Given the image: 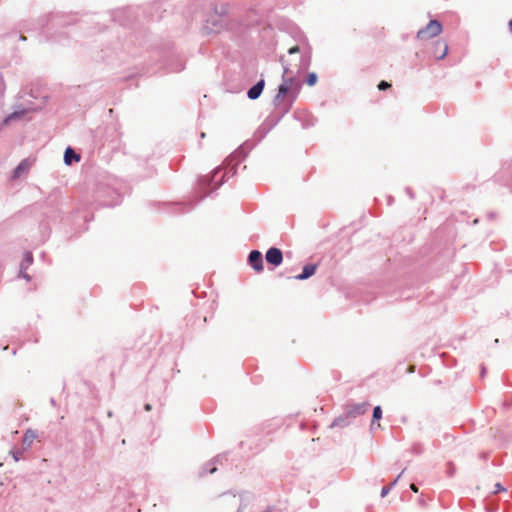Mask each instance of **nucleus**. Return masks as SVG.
<instances>
[{"label": "nucleus", "mask_w": 512, "mask_h": 512, "mask_svg": "<svg viewBox=\"0 0 512 512\" xmlns=\"http://www.w3.org/2000/svg\"><path fill=\"white\" fill-rule=\"evenodd\" d=\"M353 423V420L347 415L344 411L342 414L334 418V420L329 425L330 428L339 427L345 428Z\"/></svg>", "instance_id": "f3484780"}, {"label": "nucleus", "mask_w": 512, "mask_h": 512, "mask_svg": "<svg viewBox=\"0 0 512 512\" xmlns=\"http://www.w3.org/2000/svg\"><path fill=\"white\" fill-rule=\"evenodd\" d=\"M120 184L111 178L100 180L93 190L94 203L97 207H114L121 203Z\"/></svg>", "instance_id": "f03ea898"}, {"label": "nucleus", "mask_w": 512, "mask_h": 512, "mask_svg": "<svg viewBox=\"0 0 512 512\" xmlns=\"http://www.w3.org/2000/svg\"><path fill=\"white\" fill-rule=\"evenodd\" d=\"M43 39L46 41H51L59 44H65L68 40V37L65 32H59L47 36L40 35L39 41H43Z\"/></svg>", "instance_id": "6ab92c4d"}, {"label": "nucleus", "mask_w": 512, "mask_h": 512, "mask_svg": "<svg viewBox=\"0 0 512 512\" xmlns=\"http://www.w3.org/2000/svg\"><path fill=\"white\" fill-rule=\"evenodd\" d=\"M20 276L22 278L26 279V280H30L31 279L30 275L27 274L25 271H23V272L20 271Z\"/></svg>", "instance_id": "ea45409f"}, {"label": "nucleus", "mask_w": 512, "mask_h": 512, "mask_svg": "<svg viewBox=\"0 0 512 512\" xmlns=\"http://www.w3.org/2000/svg\"><path fill=\"white\" fill-rule=\"evenodd\" d=\"M311 55H312V49L311 46L306 41V47L304 51H302L299 62L296 65V74H301L302 72H305L308 70V68L311 65Z\"/></svg>", "instance_id": "f8f14e48"}, {"label": "nucleus", "mask_w": 512, "mask_h": 512, "mask_svg": "<svg viewBox=\"0 0 512 512\" xmlns=\"http://www.w3.org/2000/svg\"><path fill=\"white\" fill-rule=\"evenodd\" d=\"M200 136H201V138H204V137H205V133H204V132H202V133L200 134Z\"/></svg>", "instance_id": "09e8293b"}, {"label": "nucleus", "mask_w": 512, "mask_h": 512, "mask_svg": "<svg viewBox=\"0 0 512 512\" xmlns=\"http://www.w3.org/2000/svg\"><path fill=\"white\" fill-rule=\"evenodd\" d=\"M412 451L415 453V454H420L423 452V445L420 444V443H415L413 444L412 446Z\"/></svg>", "instance_id": "2f4dec72"}, {"label": "nucleus", "mask_w": 512, "mask_h": 512, "mask_svg": "<svg viewBox=\"0 0 512 512\" xmlns=\"http://www.w3.org/2000/svg\"><path fill=\"white\" fill-rule=\"evenodd\" d=\"M203 192V194L200 196V198L197 200V202H195V205H198V203L200 201H202L204 198L210 196L212 194V191H207V190H201Z\"/></svg>", "instance_id": "f704fd0d"}, {"label": "nucleus", "mask_w": 512, "mask_h": 512, "mask_svg": "<svg viewBox=\"0 0 512 512\" xmlns=\"http://www.w3.org/2000/svg\"><path fill=\"white\" fill-rule=\"evenodd\" d=\"M19 38H20L21 40H25V37H24L23 35H20V36H19Z\"/></svg>", "instance_id": "de8ad7c7"}, {"label": "nucleus", "mask_w": 512, "mask_h": 512, "mask_svg": "<svg viewBox=\"0 0 512 512\" xmlns=\"http://www.w3.org/2000/svg\"><path fill=\"white\" fill-rule=\"evenodd\" d=\"M442 29L443 27L440 21L436 19L430 20L424 28H421L417 32V38L420 40L430 39L438 36L442 32Z\"/></svg>", "instance_id": "6e6552de"}, {"label": "nucleus", "mask_w": 512, "mask_h": 512, "mask_svg": "<svg viewBox=\"0 0 512 512\" xmlns=\"http://www.w3.org/2000/svg\"><path fill=\"white\" fill-rule=\"evenodd\" d=\"M111 21L119 23L123 27L130 26L134 20L135 15L131 8L117 9L106 15Z\"/></svg>", "instance_id": "423d86ee"}, {"label": "nucleus", "mask_w": 512, "mask_h": 512, "mask_svg": "<svg viewBox=\"0 0 512 512\" xmlns=\"http://www.w3.org/2000/svg\"><path fill=\"white\" fill-rule=\"evenodd\" d=\"M38 437L37 431L27 429L22 438V449L27 450L31 447L34 440Z\"/></svg>", "instance_id": "412c9836"}, {"label": "nucleus", "mask_w": 512, "mask_h": 512, "mask_svg": "<svg viewBox=\"0 0 512 512\" xmlns=\"http://www.w3.org/2000/svg\"><path fill=\"white\" fill-rule=\"evenodd\" d=\"M31 167V163L29 159H23L13 170V179L19 178L21 175L28 173L29 169Z\"/></svg>", "instance_id": "aec40b11"}, {"label": "nucleus", "mask_w": 512, "mask_h": 512, "mask_svg": "<svg viewBox=\"0 0 512 512\" xmlns=\"http://www.w3.org/2000/svg\"><path fill=\"white\" fill-rule=\"evenodd\" d=\"M369 406V402L346 403L344 405V411L354 421L358 416L365 414Z\"/></svg>", "instance_id": "9d476101"}, {"label": "nucleus", "mask_w": 512, "mask_h": 512, "mask_svg": "<svg viewBox=\"0 0 512 512\" xmlns=\"http://www.w3.org/2000/svg\"><path fill=\"white\" fill-rule=\"evenodd\" d=\"M228 460V452L220 453L217 456H215L213 459H211L209 462H207L203 467L202 470L199 472L200 476H204L205 474H213L217 471V464H222L223 461Z\"/></svg>", "instance_id": "9b49d317"}, {"label": "nucleus", "mask_w": 512, "mask_h": 512, "mask_svg": "<svg viewBox=\"0 0 512 512\" xmlns=\"http://www.w3.org/2000/svg\"><path fill=\"white\" fill-rule=\"evenodd\" d=\"M50 404L53 406V407H56L57 406V402L54 398H51L50 399Z\"/></svg>", "instance_id": "37998d69"}, {"label": "nucleus", "mask_w": 512, "mask_h": 512, "mask_svg": "<svg viewBox=\"0 0 512 512\" xmlns=\"http://www.w3.org/2000/svg\"><path fill=\"white\" fill-rule=\"evenodd\" d=\"M455 473H456L455 465L452 462H448L447 468H446V475L448 477H453L455 475Z\"/></svg>", "instance_id": "c85d7f7f"}, {"label": "nucleus", "mask_w": 512, "mask_h": 512, "mask_svg": "<svg viewBox=\"0 0 512 512\" xmlns=\"http://www.w3.org/2000/svg\"><path fill=\"white\" fill-rule=\"evenodd\" d=\"M273 507L268 506L263 512H273Z\"/></svg>", "instance_id": "c03bdc74"}, {"label": "nucleus", "mask_w": 512, "mask_h": 512, "mask_svg": "<svg viewBox=\"0 0 512 512\" xmlns=\"http://www.w3.org/2000/svg\"><path fill=\"white\" fill-rule=\"evenodd\" d=\"M403 473L404 470H402V472L390 484L382 487L380 494L382 498L386 497L389 494V492L397 484L398 480L400 479Z\"/></svg>", "instance_id": "b1692460"}, {"label": "nucleus", "mask_w": 512, "mask_h": 512, "mask_svg": "<svg viewBox=\"0 0 512 512\" xmlns=\"http://www.w3.org/2000/svg\"><path fill=\"white\" fill-rule=\"evenodd\" d=\"M234 176L236 174V167L233 166L229 171H223L222 167H217L213 170L209 176L199 177L198 184L201 190L215 191L222 186L228 179L229 175Z\"/></svg>", "instance_id": "7ed1b4c3"}, {"label": "nucleus", "mask_w": 512, "mask_h": 512, "mask_svg": "<svg viewBox=\"0 0 512 512\" xmlns=\"http://www.w3.org/2000/svg\"><path fill=\"white\" fill-rule=\"evenodd\" d=\"M405 191H406V193H407V195L409 196L410 199L413 200L415 198V194H414L413 190L410 187H406Z\"/></svg>", "instance_id": "4c0bfd02"}, {"label": "nucleus", "mask_w": 512, "mask_h": 512, "mask_svg": "<svg viewBox=\"0 0 512 512\" xmlns=\"http://www.w3.org/2000/svg\"><path fill=\"white\" fill-rule=\"evenodd\" d=\"M22 114H23V111H21V112H17V111H15V112H13V113L9 114L8 116H6V117L4 118V120H3V124H4V125H7L10 121H12V120H14V119H18V118H20V116H21Z\"/></svg>", "instance_id": "cd10ccee"}, {"label": "nucleus", "mask_w": 512, "mask_h": 512, "mask_svg": "<svg viewBox=\"0 0 512 512\" xmlns=\"http://www.w3.org/2000/svg\"><path fill=\"white\" fill-rule=\"evenodd\" d=\"M268 265H272V269L280 266L283 262V252L277 247H270L265 254Z\"/></svg>", "instance_id": "ddd939ff"}, {"label": "nucleus", "mask_w": 512, "mask_h": 512, "mask_svg": "<svg viewBox=\"0 0 512 512\" xmlns=\"http://www.w3.org/2000/svg\"><path fill=\"white\" fill-rule=\"evenodd\" d=\"M32 263H33V255L31 252L28 251L24 254V257L20 263V271L21 272L26 271Z\"/></svg>", "instance_id": "5701e85b"}, {"label": "nucleus", "mask_w": 512, "mask_h": 512, "mask_svg": "<svg viewBox=\"0 0 512 512\" xmlns=\"http://www.w3.org/2000/svg\"><path fill=\"white\" fill-rule=\"evenodd\" d=\"M410 489L414 492V493H417L418 492V486L414 483H412L410 485Z\"/></svg>", "instance_id": "a19ab883"}, {"label": "nucleus", "mask_w": 512, "mask_h": 512, "mask_svg": "<svg viewBox=\"0 0 512 512\" xmlns=\"http://www.w3.org/2000/svg\"><path fill=\"white\" fill-rule=\"evenodd\" d=\"M494 216H495V214H494V213H490V214H489V217H491V218H493Z\"/></svg>", "instance_id": "8fccbe9b"}, {"label": "nucleus", "mask_w": 512, "mask_h": 512, "mask_svg": "<svg viewBox=\"0 0 512 512\" xmlns=\"http://www.w3.org/2000/svg\"><path fill=\"white\" fill-rule=\"evenodd\" d=\"M317 267H318V264H316V263L306 264L302 268V272L300 274L294 276V279L299 280V281L309 279L316 273Z\"/></svg>", "instance_id": "dca6fc26"}, {"label": "nucleus", "mask_w": 512, "mask_h": 512, "mask_svg": "<svg viewBox=\"0 0 512 512\" xmlns=\"http://www.w3.org/2000/svg\"><path fill=\"white\" fill-rule=\"evenodd\" d=\"M318 81V75L315 73V72H309L305 79H304V82L308 85V86H314L316 85Z\"/></svg>", "instance_id": "bb28decb"}, {"label": "nucleus", "mask_w": 512, "mask_h": 512, "mask_svg": "<svg viewBox=\"0 0 512 512\" xmlns=\"http://www.w3.org/2000/svg\"><path fill=\"white\" fill-rule=\"evenodd\" d=\"M144 409H145L146 411H150V410L152 409L151 404H149V403L145 404V405H144Z\"/></svg>", "instance_id": "79ce46f5"}, {"label": "nucleus", "mask_w": 512, "mask_h": 512, "mask_svg": "<svg viewBox=\"0 0 512 512\" xmlns=\"http://www.w3.org/2000/svg\"><path fill=\"white\" fill-rule=\"evenodd\" d=\"M279 61L283 66L282 83L278 86L277 94L274 96L272 102H276L277 104L284 102L293 106L302 88V83L293 75L294 71L290 68V65L285 61L283 56L280 57Z\"/></svg>", "instance_id": "f257e3e1"}, {"label": "nucleus", "mask_w": 512, "mask_h": 512, "mask_svg": "<svg viewBox=\"0 0 512 512\" xmlns=\"http://www.w3.org/2000/svg\"><path fill=\"white\" fill-rule=\"evenodd\" d=\"M506 491V488L501 483H496L494 486V494H497L499 492Z\"/></svg>", "instance_id": "72a5a7b5"}, {"label": "nucleus", "mask_w": 512, "mask_h": 512, "mask_svg": "<svg viewBox=\"0 0 512 512\" xmlns=\"http://www.w3.org/2000/svg\"><path fill=\"white\" fill-rule=\"evenodd\" d=\"M78 22L79 20L74 14L52 13L48 16L46 24H50L52 28H64Z\"/></svg>", "instance_id": "0eeeda50"}, {"label": "nucleus", "mask_w": 512, "mask_h": 512, "mask_svg": "<svg viewBox=\"0 0 512 512\" xmlns=\"http://www.w3.org/2000/svg\"><path fill=\"white\" fill-rule=\"evenodd\" d=\"M228 12V6L226 4L221 5L220 10L215 5L213 7V14L210 15L203 24L202 31L205 35L219 33L225 23L226 14Z\"/></svg>", "instance_id": "20e7f679"}, {"label": "nucleus", "mask_w": 512, "mask_h": 512, "mask_svg": "<svg viewBox=\"0 0 512 512\" xmlns=\"http://www.w3.org/2000/svg\"><path fill=\"white\" fill-rule=\"evenodd\" d=\"M265 87V80L264 78H260L253 86H251L247 91V97L250 100H256L258 99Z\"/></svg>", "instance_id": "2eb2a0df"}, {"label": "nucleus", "mask_w": 512, "mask_h": 512, "mask_svg": "<svg viewBox=\"0 0 512 512\" xmlns=\"http://www.w3.org/2000/svg\"><path fill=\"white\" fill-rule=\"evenodd\" d=\"M247 263L256 273L264 270L263 255L259 250H252L249 253Z\"/></svg>", "instance_id": "4468645a"}, {"label": "nucleus", "mask_w": 512, "mask_h": 512, "mask_svg": "<svg viewBox=\"0 0 512 512\" xmlns=\"http://www.w3.org/2000/svg\"><path fill=\"white\" fill-rule=\"evenodd\" d=\"M418 504L422 507L426 506V501L422 495L418 498Z\"/></svg>", "instance_id": "58836bf2"}, {"label": "nucleus", "mask_w": 512, "mask_h": 512, "mask_svg": "<svg viewBox=\"0 0 512 512\" xmlns=\"http://www.w3.org/2000/svg\"><path fill=\"white\" fill-rule=\"evenodd\" d=\"M485 373H486V368L484 366H482L481 376L484 377Z\"/></svg>", "instance_id": "a18cd8bd"}, {"label": "nucleus", "mask_w": 512, "mask_h": 512, "mask_svg": "<svg viewBox=\"0 0 512 512\" xmlns=\"http://www.w3.org/2000/svg\"><path fill=\"white\" fill-rule=\"evenodd\" d=\"M293 118L301 123L303 129H308L316 125L317 118L307 110L297 109L293 113Z\"/></svg>", "instance_id": "1a4fd4ad"}, {"label": "nucleus", "mask_w": 512, "mask_h": 512, "mask_svg": "<svg viewBox=\"0 0 512 512\" xmlns=\"http://www.w3.org/2000/svg\"><path fill=\"white\" fill-rule=\"evenodd\" d=\"M274 111L269 114L263 124L259 128V132H262V136L266 135L271 129H273L281 119L291 110L292 106L281 102H273Z\"/></svg>", "instance_id": "39448f33"}, {"label": "nucleus", "mask_w": 512, "mask_h": 512, "mask_svg": "<svg viewBox=\"0 0 512 512\" xmlns=\"http://www.w3.org/2000/svg\"><path fill=\"white\" fill-rule=\"evenodd\" d=\"M390 87H391V84L385 80L380 81L378 84V89L380 91H385V90L389 89Z\"/></svg>", "instance_id": "7c9ffc66"}, {"label": "nucleus", "mask_w": 512, "mask_h": 512, "mask_svg": "<svg viewBox=\"0 0 512 512\" xmlns=\"http://www.w3.org/2000/svg\"><path fill=\"white\" fill-rule=\"evenodd\" d=\"M179 206L182 208V212H188L190 210L193 209L194 205H192L191 203H186V204H179Z\"/></svg>", "instance_id": "473e14b6"}, {"label": "nucleus", "mask_w": 512, "mask_h": 512, "mask_svg": "<svg viewBox=\"0 0 512 512\" xmlns=\"http://www.w3.org/2000/svg\"><path fill=\"white\" fill-rule=\"evenodd\" d=\"M86 22L97 25V27L92 28L93 31L91 33H94L95 31H101V28L99 27V21L89 20V21H86Z\"/></svg>", "instance_id": "e433bc0d"}, {"label": "nucleus", "mask_w": 512, "mask_h": 512, "mask_svg": "<svg viewBox=\"0 0 512 512\" xmlns=\"http://www.w3.org/2000/svg\"><path fill=\"white\" fill-rule=\"evenodd\" d=\"M300 52H301V50H300V47L298 45H295V46H293V47L288 49V53L290 55L297 54V53H300Z\"/></svg>", "instance_id": "c9c22d12"}, {"label": "nucleus", "mask_w": 512, "mask_h": 512, "mask_svg": "<svg viewBox=\"0 0 512 512\" xmlns=\"http://www.w3.org/2000/svg\"><path fill=\"white\" fill-rule=\"evenodd\" d=\"M247 156V153L244 151V148L241 146L236 151H234L230 156L229 159L233 160L236 159L238 162L243 160Z\"/></svg>", "instance_id": "a878e982"}, {"label": "nucleus", "mask_w": 512, "mask_h": 512, "mask_svg": "<svg viewBox=\"0 0 512 512\" xmlns=\"http://www.w3.org/2000/svg\"><path fill=\"white\" fill-rule=\"evenodd\" d=\"M509 31L512 33V19L508 23Z\"/></svg>", "instance_id": "49530a36"}, {"label": "nucleus", "mask_w": 512, "mask_h": 512, "mask_svg": "<svg viewBox=\"0 0 512 512\" xmlns=\"http://www.w3.org/2000/svg\"><path fill=\"white\" fill-rule=\"evenodd\" d=\"M441 47H442L441 53H438V51H435V57L438 60L444 59L445 56L448 53V45L446 44V42H444V41H437L436 42V49L441 48Z\"/></svg>", "instance_id": "4be33fe9"}, {"label": "nucleus", "mask_w": 512, "mask_h": 512, "mask_svg": "<svg viewBox=\"0 0 512 512\" xmlns=\"http://www.w3.org/2000/svg\"><path fill=\"white\" fill-rule=\"evenodd\" d=\"M80 159V154L77 153L72 147L68 146L65 149L63 160L66 165H72L73 163L79 162Z\"/></svg>", "instance_id": "a211bd4d"}, {"label": "nucleus", "mask_w": 512, "mask_h": 512, "mask_svg": "<svg viewBox=\"0 0 512 512\" xmlns=\"http://www.w3.org/2000/svg\"><path fill=\"white\" fill-rule=\"evenodd\" d=\"M382 408L381 406L377 405L373 408L372 412V421H371V429L374 428L375 422L379 421L382 418Z\"/></svg>", "instance_id": "393cba45"}, {"label": "nucleus", "mask_w": 512, "mask_h": 512, "mask_svg": "<svg viewBox=\"0 0 512 512\" xmlns=\"http://www.w3.org/2000/svg\"><path fill=\"white\" fill-rule=\"evenodd\" d=\"M23 452H24L23 449L22 450H14L11 452V454L15 461H19L20 459L23 458Z\"/></svg>", "instance_id": "c756f323"}]
</instances>
